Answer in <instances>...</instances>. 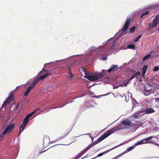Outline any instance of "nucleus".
<instances>
[{
    "label": "nucleus",
    "instance_id": "nucleus-1",
    "mask_svg": "<svg viewBox=\"0 0 159 159\" xmlns=\"http://www.w3.org/2000/svg\"><path fill=\"white\" fill-rule=\"evenodd\" d=\"M131 19L127 18L126 20L124 25L121 29V30L117 33V35L118 37L117 38H110V41H112V45L111 47V49L114 48L116 42L119 37L122 36L126 34V31L128 28ZM111 49H110V50Z\"/></svg>",
    "mask_w": 159,
    "mask_h": 159
},
{
    "label": "nucleus",
    "instance_id": "nucleus-2",
    "mask_svg": "<svg viewBox=\"0 0 159 159\" xmlns=\"http://www.w3.org/2000/svg\"><path fill=\"white\" fill-rule=\"evenodd\" d=\"M105 72H104V70H102V73H97L95 75H92L86 74L84 77L85 78L91 81H94L102 78L103 75H105L107 71L105 70Z\"/></svg>",
    "mask_w": 159,
    "mask_h": 159
},
{
    "label": "nucleus",
    "instance_id": "nucleus-3",
    "mask_svg": "<svg viewBox=\"0 0 159 159\" xmlns=\"http://www.w3.org/2000/svg\"><path fill=\"white\" fill-rule=\"evenodd\" d=\"M109 135V130L107 131L106 133H105L102 135L94 143H91L84 150L83 152L82 153V154L84 152H85L87 150L90 149L91 148L94 146L95 144L99 143L102 140L105 139Z\"/></svg>",
    "mask_w": 159,
    "mask_h": 159
},
{
    "label": "nucleus",
    "instance_id": "nucleus-4",
    "mask_svg": "<svg viewBox=\"0 0 159 159\" xmlns=\"http://www.w3.org/2000/svg\"><path fill=\"white\" fill-rule=\"evenodd\" d=\"M15 125V124L14 123H11L8 125L2 133L1 134V136L2 137H4L5 134L10 133L13 130Z\"/></svg>",
    "mask_w": 159,
    "mask_h": 159
},
{
    "label": "nucleus",
    "instance_id": "nucleus-5",
    "mask_svg": "<svg viewBox=\"0 0 159 159\" xmlns=\"http://www.w3.org/2000/svg\"><path fill=\"white\" fill-rule=\"evenodd\" d=\"M105 48L106 47L103 48V47H100L99 48L96 49L93 52L92 51L91 52V55H92L94 52L95 53H97L94 56L95 57H97L99 56L101 57L103 54V52L106 51V50H105Z\"/></svg>",
    "mask_w": 159,
    "mask_h": 159
},
{
    "label": "nucleus",
    "instance_id": "nucleus-6",
    "mask_svg": "<svg viewBox=\"0 0 159 159\" xmlns=\"http://www.w3.org/2000/svg\"><path fill=\"white\" fill-rule=\"evenodd\" d=\"M158 23H159V14L156 16L153 19L152 22L149 25L147 30L150 31L153 28L156 27Z\"/></svg>",
    "mask_w": 159,
    "mask_h": 159
},
{
    "label": "nucleus",
    "instance_id": "nucleus-7",
    "mask_svg": "<svg viewBox=\"0 0 159 159\" xmlns=\"http://www.w3.org/2000/svg\"><path fill=\"white\" fill-rule=\"evenodd\" d=\"M51 75V73L50 72H48L47 74L45 75H43L42 76H40L37 77L34 80L33 83L31 85L32 87H34L36 83L39 80H43L45 78L48 77V76Z\"/></svg>",
    "mask_w": 159,
    "mask_h": 159
},
{
    "label": "nucleus",
    "instance_id": "nucleus-8",
    "mask_svg": "<svg viewBox=\"0 0 159 159\" xmlns=\"http://www.w3.org/2000/svg\"><path fill=\"white\" fill-rule=\"evenodd\" d=\"M143 107H142V111L143 112V113L146 114H150L153 113L154 112H155V111L154 110L151 108H149L148 107H144V108L143 107H144V106Z\"/></svg>",
    "mask_w": 159,
    "mask_h": 159
},
{
    "label": "nucleus",
    "instance_id": "nucleus-9",
    "mask_svg": "<svg viewBox=\"0 0 159 159\" xmlns=\"http://www.w3.org/2000/svg\"><path fill=\"white\" fill-rule=\"evenodd\" d=\"M152 138V137L151 136L148 138L144 139H143L140 141H139V142H137L136 143H135L134 144V146L135 147L136 146L141 145V144H143V143H152V142H144V141H148L150 139H151Z\"/></svg>",
    "mask_w": 159,
    "mask_h": 159
},
{
    "label": "nucleus",
    "instance_id": "nucleus-10",
    "mask_svg": "<svg viewBox=\"0 0 159 159\" xmlns=\"http://www.w3.org/2000/svg\"><path fill=\"white\" fill-rule=\"evenodd\" d=\"M121 124H118L116 126L111 129L110 130V135L113 133L116 130H119L120 129L123 128V127L121 126Z\"/></svg>",
    "mask_w": 159,
    "mask_h": 159
},
{
    "label": "nucleus",
    "instance_id": "nucleus-11",
    "mask_svg": "<svg viewBox=\"0 0 159 159\" xmlns=\"http://www.w3.org/2000/svg\"><path fill=\"white\" fill-rule=\"evenodd\" d=\"M144 114L142 110H140L136 112L134 115V117L136 119L139 118Z\"/></svg>",
    "mask_w": 159,
    "mask_h": 159
},
{
    "label": "nucleus",
    "instance_id": "nucleus-12",
    "mask_svg": "<svg viewBox=\"0 0 159 159\" xmlns=\"http://www.w3.org/2000/svg\"><path fill=\"white\" fill-rule=\"evenodd\" d=\"M121 68V67H118L117 65H112L110 67V73L112 72L114 73L117 70Z\"/></svg>",
    "mask_w": 159,
    "mask_h": 159
},
{
    "label": "nucleus",
    "instance_id": "nucleus-13",
    "mask_svg": "<svg viewBox=\"0 0 159 159\" xmlns=\"http://www.w3.org/2000/svg\"><path fill=\"white\" fill-rule=\"evenodd\" d=\"M119 124H121V126L123 127V128L125 126H130V125L131 123L129 121L124 120L122 121L121 123H120Z\"/></svg>",
    "mask_w": 159,
    "mask_h": 159
},
{
    "label": "nucleus",
    "instance_id": "nucleus-14",
    "mask_svg": "<svg viewBox=\"0 0 159 159\" xmlns=\"http://www.w3.org/2000/svg\"><path fill=\"white\" fill-rule=\"evenodd\" d=\"M154 52V51H152L150 54H148L144 57L143 59V61H145L149 59L153 55L152 53Z\"/></svg>",
    "mask_w": 159,
    "mask_h": 159
},
{
    "label": "nucleus",
    "instance_id": "nucleus-15",
    "mask_svg": "<svg viewBox=\"0 0 159 159\" xmlns=\"http://www.w3.org/2000/svg\"><path fill=\"white\" fill-rule=\"evenodd\" d=\"M14 94L13 93H11L9 96L8 98L7 99V100L9 102H10L14 100Z\"/></svg>",
    "mask_w": 159,
    "mask_h": 159
},
{
    "label": "nucleus",
    "instance_id": "nucleus-16",
    "mask_svg": "<svg viewBox=\"0 0 159 159\" xmlns=\"http://www.w3.org/2000/svg\"><path fill=\"white\" fill-rule=\"evenodd\" d=\"M147 69V66L146 65H145L143 66V70H142V75L143 77H144L145 76V73L146 71V70Z\"/></svg>",
    "mask_w": 159,
    "mask_h": 159
},
{
    "label": "nucleus",
    "instance_id": "nucleus-17",
    "mask_svg": "<svg viewBox=\"0 0 159 159\" xmlns=\"http://www.w3.org/2000/svg\"><path fill=\"white\" fill-rule=\"evenodd\" d=\"M34 87H32L31 85L29 86L27 89L26 92L24 93V96H26L30 92V90L32 89Z\"/></svg>",
    "mask_w": 159,
    "mask_h": 159
},
{
    "label": "nucleus",
    "instance_id": "nucleus-18",
    "mask_svg": "<svg viewBox=\"0 0 159 159\" xmlns=\"http://www.w3.org/2000/svg\"><path fill=\"white\" fill-rule=\"evenodd\" d=\"M69 133V132H67L66 131H64L62 132L61 135L62 136L60 138V139H61L64 138L65 137H66Z\"/></svg>",
    "mask_w": 159,
    "mask_h": 159
},
{
    "label": "nucleus",
    "instance_id": "nucleus-19",
    "mask_svg": "<svg viewBox=\"0 0 159 159\" xmlns=\"http://www.w3.org/2000/svg\"><path fill=\"white\" fill-rule=\"evenodd\" d=\"M28 121L29 120L25 118L23 120L21 125H24L25 126H26L28 122Z\"/></svg>",
    "mask_w": 159,
    "mask_h": 159
},
{
    "label": "nucleus",
    "instance_id": "nucleus-20",
    "mask_svg": "<svg viewBox=\"0 0 159 159\" xmlns=\"http://www.w3.org/2000/svg\"><path fill=\"white\" fill-rule=\"evenodd\" d=\"M139 75V72H137L136 73L134 74L129 79V80L130 81V80H132L135 77L137 76L138 75Z\"/></svg>",
    "mask_w": 159,
    "mask_h": 159
},
{
    "label": "nucleus",
    "instance_id": "nucleus-21",
    "mask_svg": "<svg viewBox=\"0 0 159 159\" xmlns=\"http://www.w3.org/2000/svg\"><path fill=\"white\" fill-rule=\"evenodd\" d=\"M25 125H21L19 128V134H20L21 132L25 128Z\"/></svg>",
    "mask_w": 159,
    "mask_h": 159
},
{
    "label": "nucleus",
    "instance_id": "nucleus-22",
    "mask_svg": "<svg viewBox=\"0 0 159 159\" xmlns=\"http://www.w3.org/2000/svg\"><path fill=\"white\" fill-rule=\"evenodd\" d=\"M35 111H34L31 113L28 114L25 117L26 119H28V120L29 119V118L31 117L33 114H34L35 113Z\"/></svg>",
    "mask_w": 159,
    "mask_h": 159
},
{
    "label": "nucleus",
    "instance_id": "nucleus-23",
    "mask_svg": "<svg viewBox=\"0 0 159 159\" xmlns=\"http://www.w3.org/2000/svg\"><path fill=\"white\" fill-rule=\"evenodd\" d=\"M47 73V71L46 70L43 69L41 71H40L39 75H42L43 74H44L45 73ZM43 75H45L44 74Z\"/></svg>",
    "mask_w": 159,
    "mask_h": 159
},
{
    "label": "nucleus",
    "instance_id": "nucleus-24",
    "mask_svg": "<svg viewBox=\"0 0 159 159\" xmlns=\"http://www.w3.org/2000/svg\"><path fill=\"white\" fill-rule=\"evenodd\" d=\"M9 102L7 100L5 101H4L3 103V104L2 106V107L1 108H2L3 107H5L6 105H7V104Z\"/></svg>",
    "mask_w": 159,
    "mask_h": 159
},
{
    "label": "nucleus",
    "instance_id": "nucleus-25",
    "mask_svg": "<svg viewBox=\"0 0 159 159\" xmlns=\"http://www.w3.org/2000/svg\"><path fill=\"white\" fill-rule=\"evenodd\" d=\"M142 36V35H140L139 36H138L134 40V41L135 42H138L139 39Z\"/></svg>",
    "mask_w": 159,
    "mask_h": 159
},
{
    "label": "nucleus",
    "instance_id": "nucleus-26",
    "mask_svg": "<svg viewBox=\"0 0 159 159\" xmlns=\"http://www.w3.org/2000/svg\"><path fill=\"white\" fill-rule=\"evenodd\" d=\"M135 48V46L133 44H129L128 46V48L130 49H134Z\"/></svg>",
    "mask_w": 159,
    "mask_h": 159
},
{
    "label": "nucleus",
    "instance_id": "nucleus-27",
    "mask_svg": "<svg viewBox=\"0 0 159 159\" xmlns=\"http://www.w3.org/2000/svg\"><path fill=\"white\" fill-rule=\"evenodd\" d=\"M133 106H136L138 105V103L135 99L133 100Z\"/></svg>",
    "mask_w": 159,
    "mask_h": 159
},
{
    "label": "nucleus",
    "instance_id": "nucleus-28",
    "mask_svg": "<svg viewBox=\"0 0 159 159\" xmlns=\"http://www.w3.org/2000/svg\"><path fill=\"white\" fill-rule=\"evenodd\" d=\"M135 30V27L133 26V27H131V28H130V31L131 32H133Z\"/></svg>",
    "mask_w": 159,
    "mask_h": 159
},
{
    "label": "nucleus",
    "instance_id": "nucleus-29",
    "mask_svg": "<svg viewBox=\"0 0 159 159\" xmlns=\"http://www.w3.org/2000/svg\"><path fill=\"white\" fill-rule=\"evenodd\" d=\"M107 152H108V151H105L104 152H102V153H100L98 155L97 157H99L102 156V155L104 154Z\"/></svg>",
    "mask_w": 159,
    "mask_h": 159
},
{
    "label": "nucleus",
    "instance_id": "nucleus-30",
    "mask_svg": "<svg viewBox=\"0 0 159 159\" xmlns=\"http://www.w3.org/2000/svg\"><path fill=\"white\" fill-rule=\"evenodd\" d=\"M135 147V146L134 145L133 146L130 147L129 148H128L127 150L128 151H130L132 150Z\"/></svg>",
    "mask_w": 159,
    "mask_h": 159
},
{
    "label": "nucleus",
    "instance_id": "nucleus-31",
    "mask_svg": "<svg viewBox=\"0 0 159 159\" xmlns=\"http://www.w3.org/2000/svg\"><path fill=\"white\" fill-rule=\"evenodd\" d=\"M148 13V12L146 11L145 13L142 14L140 16V18H143L144 15H147Z\"/></svg>",
    "mask_w": 159,
    "mask_h": 159
},
{
    "label": "nucleus",
    "instance_id": "nucleus-32",
    "mask_svg": "<svg viewBox=\"0 0 159 159\" xmlns=\"http://www.w3.org/2000/svg\"><path fill=\"white\" fill-rule=\"evenodd\" d=\"M68 70L69 71L70 74V76H69V77H71L74 76V75L72 74L70 69V67H68Z\"/></svg>",
    "mask_w": 159,
    "mask_h": 159
},
{
    "label": "nucleus",
    "instance_id": "nucleus-33",
    "mask_svg": "<svg viewBox=\"0 0 159 159\" xmlns=\"http://www.w3.org/2000/svg\"><path fill=\"white\" fill-rule=\"evenodd\" d=\"M81 153L79 154L75 158V159H78L79 158H80L81 157ZM85 157H83L81 159H83Z\"/></svg>",
    "mask_w": 159,
    "mask_h": 159
},
{
    "label": "nucleus",
    "instance_id": "nucleus-34",
    "mask_svg": "<svg viewBox=\"0 0 159 159\" xmlns=\"http://www.w3.org/2000/svg\"><path fill=\"white\" fill-rule=\"evenodd\" d=\"M158 5H155L154 6H152L150 7L151 9H153L156 8L158 6Z\"/></svg>",
    "mask_w": 159,
    "mask_h": 159
},
{
    "label": "nucleus",
    "instance_id": "nucleus-35",
    "mask_svg": "<svg viewBox=\"0 0 159 159\" xmlns=\"http://www.w3.org/2000/svg\"><path fill=\"white\" fill-rule=\"evenodd\" d=\"M159 70V68L158 66H156L154 68L153 71H157V70Z\"/></svg>",
    "mask_w": 159,
    "mask_h": 159
},
{
    "label": "nucleus",
    "instance_id": "nucleus-36",
    "mask_svg": "<svg viewBox=\"0 0 159 159\" xmlns=\"http://www.w3.org/2000/svg\"><path fill=\"white\" fill-rule=\"evenodd\" d=\"M107 57H103L101 58V59L103 61H105L107 60Z\"/></svg>",
    "mask_w": 159,
    "mask_h": 159
},
{
    "label": "nucleus",
    "instance_id": "nucleus-37",
    "mask_svg": "<svg viewBox=\"0 0 159 159\" xmlns=\"http://www.w3.org/2000/svg\"><path fill=\"white\" fill-rule=\"evenodd\" d=\"M129 80H128L127 81V82L126 83H124V85L125 86V87L126 86H127V84H128V83H129Z\"/></svg>",
    "mask_w": 159,
    "mask_h": 159
},
{
    "label": "nucleus",
    "instance_id": "nucleus-38",
    "mask_svg": "<svg viewBox=\"0 0 159 159\" xmlns=\"http://www.w3.org/2000/svg\"><path fill=\"white\" fill-rule=\"evenodd\" d=\"M72 66H73V64H71L67 65V67L68 68V67H69L70 68V67H71Z\"/></svg>",
    "mask_w": 159,
    "mask_h": 159
},
{
    "label": "nucleus",
    "instance_id": "nucleus-39",
    "mask_svg": "<svg viewBox=\"0 0 159 159\" xmlns=\"http://www.w3.org/2000/svg\"><path fill=\"white\" fill-rule=\"evenodd\" d=\"M155 100L156 102H159V98H156Z\"/></svg>",
    "mask_w": 159,
    "mask_h": 159
},
{
    "label": "nucleus",
    "instance_id": "nucleus-40",
    "mask_svg": "<svg viewBox=\"0 0 159 159\" xmlns=\"http://www.w3.org/2000/svg\"><path fill=\"white\" fill-rule=\"evenodd\" d=\"M4 137H2V136H1V134H0V142L2 140V138H3Z\"/></svg>",
    "mask_w": 159,
    "mask_h": 159
},
{
    "label": "nucleus",
    "instance_id": "nucleus-41",
    "mask_svg": "<svg viewBox=\"0 0 159 159\" xmlns=\"http://www.w3.org/2000/svg\"><path fill=\"white\" fill-rule=\"evenodd\" d=\"M109 92H108V93H106V94H103V95H101V96H106V95H109Z\"/></svg>",
    "mask_w": 159,
    "mask_h": 159
},
{
    "label": "nucleus",
    "instance_id": "nucleus-42",
    "mask_svg": "<svg viewBox=\"0 0 159 159\" xmlns=\"http://www.w3.org/2000/svg\"><path fill=\"white\" fill-rule=\"evenodd\" d=\"M19 105H20L19 103H18V104H17V105L16 106V109H18V107L19 106Z\"/></svg>",
    "mask_w": 159,
    "mask_h": 159
},
{
    "label": "nucleus",
    "instance_id": "nucleus-43",
    "mask_svg": "<svg viewBox=\"0 0 159 159\" xmlns=\"http://www.w3.org/2000/svg\"><path fill=\"white\" fill-rule=\"evenodd\" d=\"M40 110V108H39L37 109H36L34 111H35V112H36L37 111H38V110Z\"/></svg>",
    "mask_w": 159,
    "mask_h": 159
},
{
    "label": "nucleus",
    "instance_id": "nucleus-44",
    "mask_svg": "<svg viewBox=\"0 0 159 159\" xmlns=\"http://www.w3.org/2000/svg\"><path fill=\"white\" fill-rule=\"evenodd\" d=\"M118 88L117 87H115V86H113V89H116V88Z\"/></svg>",
    "mask_w": 159,
    "mask_h": 159
},
{
    "label": "nucleus",
    "instance_id": "nucleus-45",
    "mask_svg": "<svg viewBox=\"0 0 159 159\" xmlns=\"http://www.w3.org/2000/svg\"><path fill=\"white\" fill-rule=\"evenodd\" d=\"M107 72H108V73H109V71H110L109 69H108V70H107Z\"/></svg>",
    "mask_w": 159,
    "mask_h": 159
},
{
    "label": "nucleus",
    "instance_id": "nucleus-46",
    "mask_svg": "<svg viewBox=\"0 0 159 159\" xmlns=\"http://www.w3.org/2000/svg\"><path fill=\"white\" fill-rule=\"evenodd\" d=\"M108 45V44L106 45V47H107Z\"/></svg>",
    "mask_w": 159,
    "mask_h": 159
},
{
    "label": "nucleus",
    "instance_id": "nucleus-47",
    "mask_svg": "<svg viewBox=\"0 0 159 159\" xmlns=\"http://www.w3.org/2000/svg\"><path fill=\"white\" fill-rule=\"evenodd\" d=\"M147 141H144V142H147Z\"/></svg>",
    "mask_w": 159,
    "mask_h": 159
},
{
    "label": "nucleus",
    "instance_id": "nucleus-48",
    "mask_svg": "<svg viewBox=\"0 0 159 159\" xmlns=\"http://www.w3.org/2000/svg\"><path fill=\"white\" fill-rule=\"evenodd\" d=\"M148 95H149V94H148V95H146V96Z\"/></svg>",
    "mask_w": 159,
    "mask_h": 159
},
{
    "label": "nucleus",
    "instance_id": "nucleus-49",
    "mask_svg": "<svg viewBox=\"0 0 159 159\" xmlns=\"http://www.w3.org/2000/svg\"><path fill=\"white\" fill-rule=\"evenodd\" d=\"M156 145H157V146H159V145H157V144H156Z\"/></svg>",
    "mask_w": 159,
    "mask_h": 159
},
{
    "label": "nucleus",
    "instance_id": "nucleus-50",
    "mask_svg": "<svg viewBox=\"0 0 159 159\" xmlns=\"http://www.w3.org/2000/svg\"><path fill=\"white\" fill-rule=\"evenodd\" d=\"M158 30L159 31V28H158Z\"/></svg>",
    "mask_w": 159,
    "mask_h": 159
},
{
    "label": "nucleus",
    "instance_id": "nucleus-51",
    "mask_svg": "<svg viewBox=\"0 0 159 159\" xmlns=\"http://www.w3.org/2000/svg\"><path fill=\"white\" fill-rule=\"evenodd\" d=\"M112 149H113V148H112ZM111 149H110V150Z\"/></svg>",
    "mask_w": 159,
    "mask_h": 159
}]
</instances>
